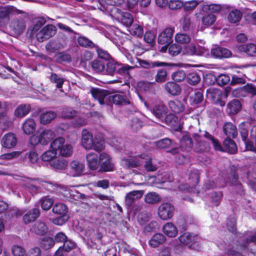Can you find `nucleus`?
Returning <instances> with one entry per match:
<instances>
[{"label": "nucleus", "instance_id": "f257e3e1", "mask_svg": "<svg viewBox=\"0 0 256 256\" xmlns=\"http://www.w3.org/2000/svg\"><path fill=\"white\" fill-rule=\"evenodd\" d=\"M203 137L212 142L213 146L216 150L222 151V148L218 140L207 132H204L202 135L194 134L193 138L194 140V150L196 152L203 153L210 150V145L204 140Z\"/></svg>", "mask_w": 256, "mask_h": 256}, {"label": "nucleus", "instance_id": "f03ea898", "mask_svg": "<svg viewBox=\"0 0 256 256\" xmlns=\"http://www.w3.org/2000/svg\"><path fill=\"white\" fill-rule=\"evenodd\" d=\"M81 144L86 150H93L97 152L104 148V142L102 139L94 137L92 133L86 129L82 131Z\"/></svg>", "mask_w": 256, "mask_h": 256}, {"label": "nucleus", "instance_id": "7ed1b4c3", "mask_svg": "<svg viewBox=\"0 0 256 256\" xmlns=\"http://www.w3.org/2000/svg\"><path fill=\"white\" fill-rule=\"evenodd\" d=\"M54 136V133L52 130L44 129L31 136L30 142L33 146H36L38 144L46 145Z\"/></svg>", "mask_w": 256, "mask_h": 256}, {"label": "nucleus", "instance_id": "20e7f679", "mask_svg": "<svg viewBox=\"0 0 256 256\" xmlns=\"http://www.w3.org/2000/svg\"><path fill=\"white\" fill-rule=\"evenodd\" d=\"M45 23L46 21L44 19L39 18L30 30V36L32 38H36L39 42H43L48 40L42 28Z\"/></svg>", "mask_w": 256, "mask_h": 256}, {"label": "nucleus", "instance_id": "39448f33", "mask_svg": "<svg viewBox=\"0 0 256 256\" xmlns=\"http://www.w3.org/2000/svg\"><path fill=\"white\" fill-rule=\"evenodd\" d=\"M178 239L181 244L188 247L190 249L196 250L199 248V244L198 242V236H193L188 232H186L182 234L178 238Z\"/></svg>", "mask_w": 256, "mask_h": 256}, {"label": "nucleus", "instance_id": "423d86ee", "mask_svg": "<svg viewBox=\"0 0 256 256\" xmlns=\"http://www.w3.org/2000/svg\"><path fill=\"white\" fill-rule=\"evenodd\" d=\"M99 166L101 172H112L114 170V165L111 157L106 152H102L99 156Z\"/></svg>", "mask_w": 256, "mask_h": 256}, {"label": "nucleus", "instance_id": "0eeeda50", "mask_svg": "<svg viewBox=\"0 0 256 256\" xmlns=\"http://www.w3.org/2000/svg\"><path fill=\"white\" fill-rule=\"evenodd\" d=\"M174 208L170 202H162L158 208V214L160 218L163 220L171 218L174 214Z\"/></svg>", "mask_w": 256, "mask_h": 256}, {"label": "nucleus", "instance_id": "6e6552de", "mask_svg": "<svg viewBox=\"0 0 256 256\" xmlns=\"http://www.w3.org/2000/svg\"><path fill=\"white\" fill-rule=\"evenodd\" d=\"M174 32V28H166L158 35V42L162 45H169L173 41L172 36Z\"/></svg>", "mask_w": 256, "mask_h": 256}, {"label": "nucleus", "instance_id": "1a4fd4ad", "mask_svg": "<svg viewBox=\"0 0 256 256\" xmlns=\"http://www.w3.org/2000/svg\"><path fill=\"white\" fill-rule=\"evenodd\" d=\"M90 93L96 100H98L100 104H108L110 94L107 91L99 88H92L90 90Z\"/></svg>", "mask_w": 256, "mask_h": 256}, {"label": "nucleus", "instance_id": "9d476101", "mask_svg": "<svg viewBox=\"0 0 256 256\" xmlns=\"http://www.w3.org/2000/svg\"><path fill=\"white\" fill-rule=\"evenodd\" d=\"M132 68V67L130 66H120V64L114 62H109L106 64V68H105L104 72L107 74L112 76L116 70L118 72L126 73L130 69Z\"/></svg>", "mask_w": 256, "mask_h": 256}, {"label": "nucleus", "instance_id": "9b49d317", "mask_svg": "<svg viewBox=\"0 0 256 256\" xmlns=\"http://www.w3.org/2000/svg\"><path fill=\"white\" fill-rule=\"evenodd\" d=\"M206 96L212 100L215 104L220 106H224L225 102L222 100V92L218 88H210L206 90Z\"/></svg>", "mask_w": 256, "mask_h": 256}, {"label": "nucleus", "instance_id": "f8f14e48", "mask_svg": "<svg viewBox=\"0 0 256 256\" xmlns=\"http://www.w3.org/2000/svg\"><path fill=\"white\" fill-rule=\"evenodd\" d=\"M16 143V136L15 134L12 132H8L5 134L1 140L2 146L8 148H11L14 147Z\"/></svg>", "mask_w": 256, "mask_h": 256}, {"label": "nucleus", "instance_id": "ddd939ff", "mask_svg": "<svg viewBox=\"0 0 256 256\" xmlns=\"http://www.w3.org/2000/svg\"><path fill=\"white\" fill-rule=\"evenodd\" d=\"M144 191L142 190H133L127 193L125 196V203L127 206L130 207L133 202L140 200L144 195Z\"/></svg>", "mask_w": 256, "mask_h": 256}, {"label": "nucleus", "instance_id": "4468645a", "mask_svg": "<svg viewBox=\"0 0 256 256\" xmlns=\"http://www.w3.org/2000/svg\"><path fill=\"white\" fill-rule=\"evenodd\" d=\"M211 54L216 58H228L232 56V52L228 48L222 47H215L212 48Z\"/></svg>", "mask_w": 256, "mask_h": 256}, {"label": "nucleus", "instance_id": "2eb2a0df", "mask_svg": "<svg viewBox=\"0 0 256 256\" xmlns=\"http://www.w3.org/2000/svg\"><path fill=\"white\" fill-rule=\"evenodd\" d=\"M236 51L241 52H244L250 56H256V46L253 44L238 45L235 47Z\"/></svg>", "mask_w": 256, "mask_h": 256}, {"label": "nucleus", "instance_id": "dca6fc26", "mask_svg": "<svg viewBox=\"0 0 256 256\" xmlns=\"http://www.w3.org/2000/svg\"><path fill=\"white\" fill-rule=\"evenodd\" d=\"M48 228L46 224L42 220L36 222L32 226L30 230L38 235L42 236L46 234Z\"/></svg>", "mask_w": 256, "mask_h": 256}, {"label": "nucleus", "instance_id": "f3484780", "mask_svg": "<svg viewBox=\"0 0 256 256\" xmlns=\"http://www.w3.org/2000/svg\"><path fill=\"white\" fill-rule=\"evenodd\" d=\"M40 210L36 208H34L26 212L22 218L23 222L28 224L34 221L40 215Z\"/></svg>", "mask_w": 256, "mask_h": 256}, {"label": "nucleus", "instance_id": "a211bd4d", "mask_svg": "<svg viewBox=\"0 0 256 256\" xmlns=\"http://www.w3.org/2000/svg\"><path fill=\"white\" fill-rule=\"evenodd\" d=\"M166 91L172 96H178L180 94L181 88L180 86L174 82H168L164 84Z\"/></svg>", "mask_w": 256, "mask_h": 256}, {"label": "nucleus", "instance_id": "6ab92c4d", "mask_svg": "<svg viewBox=\"0 0 256 256\" xmlns=\"http://www.w3.org/2000/svg\"><path fill=\"white\" fill-rule=\"evenodd\" d=\"M223 130L228 138H234L238 136L237 128L232 122L224 123L223 126Z\"/></svg>", "mask_w": 256, "mask_h": 256}, {"label": "nucleus", "instance_id": "aec40b11", "mask_svg": "<svg viewBox=\"0 0 256 256\" xmlns=\"http://www.w3.org/2000/svg\"><path fill=\"white\" fill-rule=\"evenodd\" d=\"M86 159L88 168L92 170H96L99 166V160L97 154L90 152L86 156Z\"/></svg>", "mask_w": 256, "mask_h": 256}, {"label": "nucleus", "instance_id": "412c9836", "mask_svg": "<svg viewBox=\"0 0 256 256\" xmlns=\"http://www.w3.org/2000/svg\"><path fill=\"white\" fill-rule=\"evenodd\" d=\"M151 112L156 118L162 121L164 120V118L166 116L168 113V109L164 106L157 105L151 110Z\"/></svg>", "mask_w": 256, "mask_h": 256}, {"label": "nucleus", "instance_id": "4be33fe9", "mask_svg": "<svg viewBox=\"0 0 256 256\" xmlns=\"http://www.w3.org/2000/svg\"><path fill=\"white\" fill-rule=\"evenodd\" d=\"M168 106L170 109L174 113L179 114L184 111L185 106L180 100H174L168 102Z\"/></svg>", "mask_w": 256, "mask_h": 256}, {"label": "nucleus", "instance_id": "5701e85b", "mask_svg": "<svg viewBox=\"0 0 256 256\" xmlns=\"http://www.w3.org/2000/svg\"><path fill=\"white\" fill-rule=\"evenodd\" d=\"M70 166L75 176H80L84 172V164L78 160H72L70 164Z\"/></svg>", "mask_w": 256, "mask_h": 256}, {"label": "nucleus", "instance_id": "b1692460", "mask_svg": "<svg viewBox=\"0 0 256 256\" xmlns=\"http://www.w3.org/2000/svg\"><path fill=\"white\" fill-rule=\"evenodd\" d=\"M117 18L120 19L122 22L126 26H130L133 22V17L130 14L123 12L119 10H117Z\"/></svg>", "mask_w": 256, "mask_h": 256}, {"label": "nucleus", "instance_id": "393cba45", "mask_svg": "<svg viewBox=\"0 0 256 256\" xmlns=\"http://www.w3.org/2000/svg\"><path fill=\"white\" fill-rule=\"evenodd\" d=\"M162 231L166 235L170 238H174L178 234L176 227L172 222L166 224L163 226Z\"/></svg>", "mask_w": 256, "mask_h": 256}, {"label": "nucleus", "instance_id": "a878e982", "mask_svg": "<svg viewBox=\"0 0 256 256\" xmlns=\"http://www.w3.org/2000/svg\"><path fill=\"white\" fill-rule=\"evenodd\" d=\"M241 108L240 102L237 100H233L227 104L226 112L230 115L237 114Z\"/></svg>", "mask_w": 256, "mask_h": 256}, {"label": "nucleus", "instance_id": "bb28decb", "mask_svg": "<svg viewBox=\"0 0 256 256\" xmlns=\"http://www.w3.org/2000/svg\"><path fill=\"white\" fill-rule=\"evenodd\" d=\"M230 94L234 97H244L246 96L244 86L232 89L230 87H226L225 89L226 96H228Z\"/></svg>", "mask_w": 256, "mask_h": 256}, {"label": "nucleus", "instance_id": "cd10ccee", "mask_svg": "<svg viewBox=\"0 0 256 256\" xmlns=\"http://www.w3.org/2000/svg\"><path fill=\"white\" fill-rule=\"evenodd\" d=\"M36 128V124L32 118H28L22 125L24 132L26 134H30L34 132Z\"/></svg>", "mask_w": 256, "mask_h": 256}, {"label": "nucleus", "instance_id": "c85d7f7f", "mask_svg": "<svg viewBox=\"0 0 256 256\" xmlns=\"http://www.w3.org/2000/svg\"><path fill=\"white\" fill-rule=\"evenodd\" d=\"M161 200L160 196L155 192H150L144 196V201L146 204H154Z\"/></svg>", "mask_w": 256, "mask_h": 256}, {"label": "nucleus", "instance_id": "c756f323", "mask_svg": "<svg viewBox=\"0 0 256 256\" xmlns=\"http://www.w3.org/2000/svg\"><path fill=\"white\" fill-rule=\"evenodd\" d=\"M166 240L165 236L160 233L154 235L149 241L150 245L153 248L158 247L162 244Z\"/></svg>", "mask_w": 256, "mask_h": 256}, {"label": "nucleus", "instance_id": "7c9ffc66", "mask_svg": "<svg viewBox=\"0 0 256 256\" xmlns=\"http://www.w3.org/2000/svg\"><path fill=\"white\" fill-rule=\"evenodd\" d=\"M192 145L191 138L187 134L183 136L180 140V147L182 150L188 152L191 150Z\"/></svg>", "mask_w": 256, "mask_h": 256}, {"label": "nucleus", "instance_id": "2f4dec72", "mask_svg": "<svg viewBox=\"0 0 256 256\" xmlns=\"http://www.w3.org/2000/svg\"><path fill=\"white\" fill-rule=\"evenodd\" d=\"M56 116V114L52 111L46 112L40 115V122L42 124L50 123Z\"/></svg>", "mask_w": 256, "mask_h": 256}, {"label": "nucleus", "instance_id": "473e14b6", "mask_svg": "<svg viewBox=\"0 0 256 256\" xmlns=\"http://www.w3.org/2000/svg\"><path fill=\"white\" fill-rule=\"evenodd\" d=\"M231 138H226L223 142V144L228 152L234 154L237 152L238 149L236 143Z\"/></svg>", "mask_w": 256, "mask_h": 256}, {"label": "nucleus", "instance_id": "72a5a7b5", "mask_svg": "<svg viewBox=\"0 0 256 256\" xmlns=\"http://www.w3.org/2000/svg\"><path fill=\"white\" fill-rule=\"evenodd\" d=\"M46 183L41 184V182L38 180H34L32 181L31 182L27 183L25 184L24 187L26 190L28 191L32 194H36L40 188V186L45 185Z\"/></svg>", "mask_w": 256, "mask_h": 256}, {"label": "nucleus", "instance_id": "f704fd0d", "mask_svg": "<svg viewBox=\"0 0 256 256\" xmlns=\"http://www.w3.org/2000/svg\"><path fill=\"white\" fill-rule=\"evenodd\" d=\"M10 27L17 34H20L26 28V23L23 20H14L11 24Z\"/></svg>", "mask_w": 256, "mask_h": 256}, {"label": "nucleus", "instance_id": "c9c22d12", "mask_svg": "<svg viewBox=\"0 0 256 256\" xmlns=\"http://www.w3.org/2000/svg\"><path fill=\"white\" fill-rule=\"evenodd\" d=\"M66 142L64 138L58 137L52 142L50 147L55 152H58L59 154L61 150L63 148V146L65 144Z\"/></svg>", "mask_w": 256, "mask_h": 256}, {"label": "nucleus", "instance_id": "e433bc0d", "mask_svg": "<svg viewBox=\"0 0 256 256\" xmlns=\"http://www.w3.org/2000/svg\"><path fill=\"white\" fill-rule=\"evenodd\" d=\"M178 118L174 114H166V116L164 118V120H162V122H164L168 125H171L174 126H178L180 129H181L182 126L180 124H178Z\"/></svg>", "mask_w": 256, "mask_h": 256}, {"label": "nucleus", "instance_id": "4c0bfd02", "mask_svg": "<svg viewBox=\"0 0 256 256\" xmlns=\"http://www.w3.org/2000/svg\"><path fill=\"white\" fill-rule=\"evenodd\" d=\"M30 110L29 104H20L14 110L15 116L18 118H22L27 115Z\"/></svg>", "mask_w": 256, "mask_h": 256}, {"label": "nucleus", "instance_id": "58836bf2", "mask_svg": "<svg viewBox=\"0 0 256 256\" xmlns=\"http://www.w3.org/2000/svg\"><path fill=\"white\" fill-rule=\"evenodd\" d=\"M242 13L238 10H232L228 14V20L231 23H236L241 20Z\"/></svg>", "mask_w": 256, "mask_h": 256}, {"label": "nucleus", "instance_id": "ea45409f", "mask_svg": "<svg viewBox=\"0 0 256 256\" xmlns=\"http://www.w3.org/2000/svg\"><path fill=\"white\" fill-rule=\"evenodd\" d=\"M108 103L112 102L116 104H124L127 103L126 97L120 94H116L113 96L110 94Z\"/></svg>", "mask_w": 256, "mask_h": 256}, {"label": "nucleus", "instance_id": "a19ab883", "mask_svg": "<svg viewBox=\"0 0 256 256\" xmlns=\"http://www.w3.org/2000/svg\"><path fill=\"white\" fill-rule=\"evenodd\" d=\"M15 10L13 7H0V20L8 18Z\"/></svg>", "mask_w": 256, "mask_h": 256}, {"label": "nucleus", "instance_id": "79ce46f5", "mask_svg": "<svg viewBox=\"0 0 256 256\" xmlns=\"http://www.w3.org/2000/svg\"><path fill=\"white\" fill-rule=\"evenodd\" d=\"M222 8V6L218 4H206L202 6V10L204 12L217 13L220 12Z\"/></svg>", "mask_w": 256, "mask_h": 256}, {"label": "nucleus", "instance_id": "37998d69", "mask_svg": "<svg viewBox=\"0 0 256 256\" xmlns=\"http://www.w3.org/2000/svg\"><path fill=\"white\" fill-rule=\"evenodd\" d=\"M73 152L72 146L66 142L65 144L63 146V148L61 150L59 154L63 157H68L72 155Z\"/></svg>", "mask_w": 256, "mask_h": 256}, {"label": "nucleus", "instance_id": "c03bdc74", "mask_svg": "<svg viewBox=\"0 0 256 256\" xmlns=\"http://www.w3.org/2000/svg\"><path fill=\"white\" fill-rule=\"evenodd\" d=\"M68 210L66 206L62 203L56 204L54 205L52 212L57 214L63 216L66 214Z\"/></svg>", "mask_w": 256, "mask_h": 256}, {"label": "nucleus", "instance_id": "a18cd8bd", "mask_svg": "<svg viewBox=\"0 0 256 256\" xmlns=\"http://www.w3.org/2000/svg\"><path fill=\"white\" fill-rule=\"evenodd\" d=\"M140 164V162L135 159L132 158H122L121 162V164L125 168H134L138 166Z\"/></svg>", "mask_w": 256, "mask_h": 256}, {"label": "nucleus", "instance_id": "49530a36", "mask_svg": "<svg viewBox=\"0 0 256 256\" xmlns=\"http://www.w3.org/2000/svg\"><path fill=\"white\" fill-rule=\"evenodd\" d=\"M91 65L93 70L97 72H104L105 64L102 60H95L92 62Z\"/></svg>", "mask_w": 256, "mask_h": 256}, {"label": "nucleus", "instance_id": "de8ad7c7", "mask_svg": "<svg viewBox=\"0 0 256 256\" xmlns=\"http://www.w3.org/2000/svg\"><path fill=\"white\" fill-rule=\"evenodd\" d=\"M42 30L47 39L53 36L56 32V27L53 24H48L43 27Z\"/></svg>", "mask_w": 256, "mask_h": 256}, {"label": "nucleus", "instance_id": "09e8293b", "mask_svg": "<svg viewBox=\"0 0 256 256\" xmlns=\"http://www.w3.org/2000/svg\"><path fill=\"white\" fill-rule=\"evenodd\" d=\"M186 78L187 82L192 85H195L197 84L200 80V76L196 72L189 73Z\"/></svg>", "mask_w": 256, "mask_h": 256}, {"label": "nucleus", "instance_id": "8fccbe9b", "mask_svg": "<svg viewBox=\"0 0 256 256\" xmlns=\"http://www.w3.org/2000/svg\"><path fill=\"white\" fill-rule=\"evenodd\" d=\"M54 244V240L50 237H45L40 241V246L44 250H48Z\"/></svg>", "mask_w": 256, "mask_h": 256}, {"label": "nucleus", "instance_id": "3c124183", "mask_svg": "<svg viewBox=\"0 0 256 256\" xmlns=\"http://www.w3.org/2000/svg\"><path fill=\"white\" fill-rule=\"evenodd\" d=\"M216 20V16L212 14H208L202 18V24L206 26H210L212 25Z\"/></svg>", "mask_w": 256, "mask_h": 256}, {"label": "nucleus", "instance_id": "603ef678", "mask_svg": "<svg viewBox=\"0 0 256 256\" xmlns=\"http://www.w3.org/2000/svg\"><path fill=\"white\" fill-rule=\"evenodd\" d=\"M175 40L182 44H186L190 42V36L186 34H176L174 36Z\"/></svg>", "mask_w": 256, "mask_h": 256}, {"label": "nucleus", "instance_id": "864d4df0", "mask_svg": "<svg viewBox=\"0 0 256 256\" xmlns=\"http://www.w3.org/2000/svg\"><path fill=\"white\" fill-rule=\"evenodd\" d=\"M172 141L168 138H165L154 142L155 146L161 149L168 148L172 144Z\"/></svg>", "mask_w": 256, "mask_h": 256}, {"label": "nucleus", "instance_id": "5fc2aeb1", "mask_svg": "<svg viewBox=\"0 0 256 256\" xmlns=\"http://www.w3.org/2000/svg\"><path fill=\"white\" fill-rule=\"evenodd\" d=\"M67 162L64 160H57L54 161L51 166L58 170H64L67 166Z\"/></svg>", "mask_w": 256, "mask_h": 256}, {"label": "nucleus", "instance_id": "6e6d98bb", "mask_svg": "<svg viewBox=\"0 0 256 256\" xmlns=\"http://www.w3.org/2000/svg\"><path fill=\"white\" fill-rule=\"evenodd\" d=\"M40 202L42 208L45 210L50 209L54 204L52 199L46 196L42 198L40 200Z\"/></svg>", "mask_w": 256, "mask_h": 256}, {"label": "nucleus", "instance_id": "4d7b16f0", "mask_svg": "<svg viewBox=\"0 0 256 256\" xmlns=\"http://www.w3.org/2000/svg\"><path fill=\"white\" fill-rule=\"evenodd\" d=\"M200 2L196 0L187 1L184 2L183 6L184 11L189 12L193 10L198 6Z\"/></svg>", "mask_w": 256, "mask_h": 256}, {"label": "nucleus", "instance_id": "13d9d810", "mask_svg": "<svg viewBox=\"0 0 256 256\" xmlns=\"http://www.w3.org/2000/svg\"><path fill=\"white\" fill-rule=\"evenodd\" d=\"M167 79V72L166 70L161 68L158 70L155 76V80L158 82H162Z\"/></svg>", "mask_w": 256, "mask_h": 256}, {"label": "nucleus", "instance_id": "bf43d9fd", "mask_svg": "<svg viewBox=\"0 0 256 256\" xmlns=\"http://www.w3.org/2000/svg\"><path fill=\"white\" fill-rule=\"evenodd\" d=\"M56 152L52 149V150H48L44 152L41 156V158L43 161L49 162L56 158Z\"/></svg>", "mask_w": 256, "mask_h": 256}, {"label": "nucleus", "instance_id": "052dcab7", "mask_svg": "<svg viewBox=\"0 0 256 256\" xmlns=\"http://www.w3.org/2000/svg\"><path fill=\"white\" fill-rule=\"evenodd\" d=\"M152 214L148 212H142L139 214L138 216V220L141 224H144L150 220Z\"/></svg>", "mask_w": 256, "mask_h": 256}, {"label": "nucleus", "instance_id": "680f3d73", "mask_svg": "<svg viewBox=\"0 0 256 256\" xmlns=\"http://www.w3.org/2000/svg\"><path fill=\"white\" fill-rule=\"evenodd\" d=\"M130 32L132 35L142 37L143 34V28L138 24H134L130 28Z\"/></svg>", "mask_w": 256, "mask_h": 256}, {"label": "nucleus", "instance_id": "e2e57ef3", "mask_svg": "<svg viewBox=\"0 0 256 256\" xmlns=\"http://www.w3.org/2000/svg\"><path fill=\"white\" fill-rule=\"evenodd\" d=\"M78 44L82 46H89L90 48H93L95 46V44L92 42V41L84 36L78 37Z\"/></svg>", "mask_w": 256, "mask_h": 256}, {"label": "nucleus", "instance_id": "0e129e2a", "mask_svg": "<svg viewBox=\"0 0 256 256\" xmlns=\"http://www.w3.org/2000/svg\"><path fill=\"white\" fill-rule=\"evenodd\" d=\"M142 124L141 120L138 118H134L130 121V126L132 130L134 132H136L140 130L142 127Z\"/></svg>", "mask_w": 256, "mask_h": 256}, {"label": "nucleus", "instance_id": "69168bd1", "mask_svg": "<svg viewBox=\"0 0 256 256\" xmlns=\"http://www.w3.org/2000/svg\"><path fill=\"white\" fill-rule=\"evenodd\" d=\"M184 2L181 0H170L168 6L170 9L177 10L183 7Z\"/></svg>", "mask_w": 256, "mask_h": 256}, {"label": "nucleus", "instance_id": "338daca9", "mask_svg": "<svg viewBox=\"0 0 256 256\" xmlns=\"http://www.w3.org/2000/svg\"><path fill=\"white\" fill-rule=\"evenodd\" d=\"M181 46L176 44H172L168 48V52L172 56H176L180 54L181 52Z\"/></svg>", "mask_w": 256, "mask_h": 256}, {"label": "nucleus", "instance_id": "774afa93", "mask_svg": "<svg viewBox=\"0 0 256 256\" xmlns=\"http://www.w3.org/2000/svg\"><path fill=\"white\" fill-rule=\"evenodd\" d=\"M12 252L14 256H26L25 250L18 246H14L12 247Z\"/></svg>", "mask_w": 256, "mask_h": 256}]
</instances>
